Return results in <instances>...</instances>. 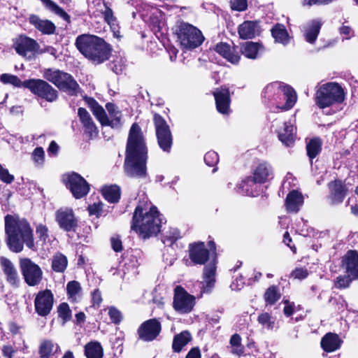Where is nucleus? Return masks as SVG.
<instances>
[{"label": "nucleus", "instance_id": "nucleus-1", "mask_svg": "<svg viewBox=\"0 0 358 358\" xmlns=\"http://www.w3.org/2000/svg\"><path fill=\"white\" fill-rule=\"evenodd\" d=\"M148 149L141 127L134 123L129 130L126 148L124 171L133 178H144L146 176Z\"/></svg>", "mask_w": 358, "mask_h": 358}, {"label": "nucleus", "instance_id": "nucleus-2", "mask_svg": "<svg viewBox=\"0 0 358 358\" xmlns=\"http://www.w3.org/2000/svg\"><path fill=\"white\" fill-rule=\"evenodd\" d=\"M5 232L8 247L12 252H22L24 245L35 250L34 231L25 218L7 215L5 217Z\"/></svg>", "mask_w": 358, "mask_h": 358}, {"label": "nucleus", "instance_id": "nucleus-3", "mask_svg": "<svg viewBox=\"0 0 358 358\" xmlns=\"http://www.w3.org/2000/svg\"><path fill=\"white\" fill-rule=\"evenodd\" d=\"M161 223L162 219L157 208L147 201H141L134 210L131 229L140 237L148 238L159 232Z\"/></svg>", "mask_w": 358, "mask_h": 358}, {"label": "nucleus", "instance_id": "nucleus-4", "mask_svg": "<svg viewBox=\"0 0 358 358\" xmlns=\"http://www.w3.org/2000/svg\"><path fill=\"white\" fill-rule=\"evenodd\" d=\"M76 45L82 55L95 64L108 60L111 53L110 45L103 39L94 35L78 36Z\"/></svg>", "mask_w": 358, "mask_h": 358}, {"label": "nucleus", "instance_id": "nucleus-5", "mask_svg": "<svg viewBox=\"0 0 358 358\" xmlns=\"http://www.w3.org/2000/svg\"><path fill=\"white\" fill-rule=\"evenodd\" d=\"M262 95L268 99H285L284 105H277L278 108L282 110L291 109L296 102L297 95L295 90L290 86L282 83L275 82L268 84L263 90Z\"/></svg>", "mask_w": 358, "mask_h": 358}, {"label": "nucleus", "instance_id": "nucleus-6", "mask_svg": "<svg viewBox=\"0 0 358 358\" xmlns=\"http://www.w3.org/2000/svg\"><path fill=\"white\" fill-rule=\"evenodd\" d=\"M344 99V90L336 83H328L321 85L317 90L315 97V103L320 108L342 103Z\"/></svg>", "mask_w": 358, "mask_h": 358}, {"label": "nucleus", "instance_id": "nucleus-7", "mask_svg": "<svg viewBox=\"0 0 358 358\" xmlns=\"http://www.w3.org/2000/svg\"><path fill=\"white\" fill-rule=\"evenodd\" d=\"M43 78L69 95H76L80 90L79 85L73 78L70 74L60 70L45 69Z\"/></svg>", "mask_w": 358, "mask_h": 358}, {"label": "nucleus", "instance_id": "nucleus-8", "mask_svg": "<svg viewBox=\"0 0 358 358\" xmlns=\"http://www.w3.org/2000/svg\"><path fill=\"white\" fill-rule=\"evenodd\" d=\"M176 34L181 47L186 49L197 48L204 39L199 29L185 22H181L177 26Z\"/></svg>", "mask_w": 358, "mask_h": 358}, {"label": "nucleus", "instance_id": "nucleus-9", "mask_svg": "<svg viewBox=\"0 0 358 358\" xmlns=\"http://www.w3.org/2000/svg\"><path fill=\"white\" fill-rule=\"evenodd\" d=\"M23 87L29 89L35 95L49 102L56 101L58 97L57 91L43 80H26L23 82Z\"/></svg>", "mask_w": 358, "mask_h": 358}, {"label": "nucleus", "instance_id": "nucleus-10", "mask_svg": "<svg viewBox=\"0 0 358 358\" xmlns=\"http://www.w3.org/2000/svg\"><path fill=\"white\" fill-rule=\"evenodd\" d=\"M195 304V296L189 294L181 286L175 288L173 306L176 311L180 314H187L193 310Z\"/></svg>", "mask_w": 358, "mask_h": 358}, {"label": "nucleus", "instance_id": "nucleus-11", "mask_svg": "<svg viewBox=\"0 0 358 358\" xmlns=\"http://www.w3.org/2000/svg\"><path fill=\"white\" fill-rule=\"evenodd\" d=\"M13 48L20 56L31 59L36 55L38 42L25 35H19L13 39Z\"/></svg>", "mask_w": 358, "mask_h": 358}, {"label": "nucleus", "instance_id": "nucleus-12", "mask_svg": "<svg viewBox=\"0 0 358 358\" xmlns=\"http://www.w3.org/2000/svg\"><path fill=\"white\" fill-rule=\"evenodd\" d=\"M153 120L158 144L163 151L169 152L172 145V136L169 126L158 114H155Z\"/></svg>", "mask_w": 358, "mask_h": 358}, {"label": "nucleus", "instance_id": "nucleus-13", "mask_svg": "<svg viewBox=\"0 0 358 358\" xmlns=\"http://www.w3.org/2000/svg\"><path fill=\"white\" fill-rule=\"evenodd\" d=\"M63 180L76 199L83 198L90 191L88 182L76 173L73 172L64 176Z\"/></svg>", "mask_w": 358, "mask_h": 358}, {"label": "nucleus", "instance_id": "nucleus-14", "mask_svg": "<svg viewBox=\"0 0 358 358\" xmlns=\"http://www.w3.org/2000/svg\"><path fill=\"white\" fill-rule=\"evenodd\" d=\"M20 266L26 283L29 286H36L40 283L43 272L36 264L29 258H23L20 261Z\"/></svg>", "mask_w": 358, "mask_h": 358}, {"label": "nucleus", "instance_id": "nucleus-15", "mask_svg": "<svg viewBox=\"0 0 358 358\" xmlns=\"http://www.w3.org/2000/svg\"><path fill=\"white\" fill-rule=\"evenodd\" d=\"M54 295L51 290L44 289L38 292L34 299L35 312L41 317L48 316L52 310Z\"/></svg>", "mask_w": 358, "mask_h": 358}, {"label": "nucleus", "instance_id": "nucleus-16", "mask_svg": "<svg viewBox=\"0 0 358 358\" xmlns=\"http://www.w3.org/2000/svg\"><path fill=\"white\" fill-rule=\"evenodd\" d=\"M55 220L59 227L66 231H75L78 227V219L70 208H61L57 210Z\"/></svg>", "mask_w": 358, "mask_h": 358}, {"label": "nucleus", "instance_id": "nucleus-17", "mask_svg": "<svg viewBox=\"0 0 358 358\" xmlns=\"http://www.w3.org/2000/svg\"><path fill=\"white\" fill-rule=\"evenodd\" d=\"M215 50L232 64L236 65L241 60V50L238 46L221 42L215 45Z\"/></svg>", "mask_w": 358, "mask_h": 358}, {"label": "nucleus", "instance_id": "nucleus-18", "mask_svg": "<svg viewBox=\"0 0 358 358\" xmlns=\"http://www.w3.org/2000/svg\"><path fill=\"white\" fill-rule=\"evenodd\" d=\"M0 266L6 281L13 287H18L20 279L13 262L6 257H0Z\"/></svg>", "mask_w": 358, "mask_h": 358}, {"label": "nucleus", "instance_id": "nucleus-19", "mask_svg": "<svg viewBox=\"0 0 358 358\" xmlns=\"http://www.w3.org/2000/svg\"><path fill=\"white\" fill-rule=\"evenodd\" d=\"M189 256L192 262L196 264H204L208 259L210 251L202 242L189 245Z\"/></svg>", "mask_w": 358, "mask_h": 358}, {"label": "nucleus", "instance_id": "nucleus-20", "mask_svg": "<svg viewBox=\"0 0 358 358\" xmlns=\"http://www.w3.org/2000/svg\"><path fill=\"white\" fill-rule=\"evenodd\" d=\"M216 107L219 113L226 115L229 113L230 94L227 88L220 87L213 92Z\"/></svg>", "mask_w": 358, "mask_h": 358}, {"label": "nucleus", "instance_id": "nucleus-21", "mask_svg": "<svg viewBox=\"0 0 358 358\" xmlns=\"http://www.w3.org/2000/svg\"><path fill=\"white\" fill-rule=\"evenodd\" d=\"M261 32L260 26L257 21H245L238 27V33L241 39H251L259 36Z\"/></svg>", "mask_w": 358, "mask_h": 358}, {"label": "nucleus", "instance_id": "nucleus-22", "mask_svg": "<svg viewBox=\"0 0 358 358\" xmlns=\"http://www.w3.org/2000/svg\"><path fill=\"white\" fill-rule=\"evenodd\" d=\"M329 198L333 204L343 202L347 192L345 185L341 180H334L329 183Z\"/></svg>", "mask_w": 358, "mask_h": 358}, {"label": "nucleus", "instance_id": "nucleus-23", "mask_svg": "<svg viewBox=\"0 0 358 358\" xmlns=\"http://www.w3.org/2000/svg\"><path fill=\"white\" fill-rule=\"evenodd\" d=\"M29 22L43 34H53L56 29L53 22L46 19H41L36 15H31Z\"/></svg>", "mask_w": 358, "mask_h": 358}, {"label": "nucleus", "instance_id": "nucleus-24", "mask_svg": "<svg viewBox=\"0 0 358 358\" xmlns=\"http://www.w3.org/2000/svg\"><path fill=\"white\" fill-rule=\"evenodd\" d=\"M216 260L213 259L211 262L204 267L203 284L202 292H210L214 287L215 282Z\"/></svg>", "mask_w": 358, "mask_h": 358}, {"label": "nucleus", "instance_id": "nucleus-25", "mask_svg": "<svg viewBox=\"0 0 358 358\" xmlns=\"http://www.w3.org/2000/svg\"><path fill=\"white\" fill-rule=\"evenodd\" d=\"M279 140L286 146L292 145L296 138V128L289 121L284 123L283 127L278 129Z\"/></svg>", "mask_w": 358, "mask_h": 358}, {"label": "nucleus", "instance_id": "nucleus-26", "mask_svg": "<svg viewBox=\"0 0 358 358\" xmlns=\"http://www.w3.org/2000/svg\"><path fill=\"white\" fill-rule=\"evenodd\" d=\"M162 326L157 319H150L143 322L138 329V336H158Z\"/></svg>", "mask_w": 358, "mask_h": 358}, {"label": "nucleus", "instance_id": "nucleus-27", "mask_svg": "<svg viewBox=\"0 0 358 358\" xmlns=\"http://www.w3.org/2000/svg\"><path fill=\"white\" fill-rule=\"evenodd\" d=\"M303 203V195L296 190L290 192L285 199V207L289 213H297Z\"/></svg>", "mask_w": 358, "mask_h": 358}, {"label": "nucleus", "instance_id": "nucleus-28", "mask_svg": "<svg viewBox=\"0 0 358 358\" xmlns=\"http://www.w3.org/2000/svg\"><path fill=\"white\" fill-rule=\"evenodd\" d=\"M240 50L241 54L242 53L245 57L250 59H256L264 52V48L259 43L248 41L243 43Z\"/></svg>", "mask_w": 358, "mask_h": 358}, {"label": "nucleus", "instance_id": "nucleus-29", "mask_svg": "<svg viewBox=\"0 0 358 358\" xmlns=\"http://www.w3.org/2000/svg\"><path fill=\"white\" fill-rule=\"evenodd\" d=\"M344 265L349 275L358 278V253L356 251H349L344 257Z\"/></svg>", "mask_w": 358, "mask_h": 358}, {"label": "nucleus", "instance_id": "nucleus-30", "mask_svg": "<svg viewBox=\"0 0 358 358\" xmlns=\"http://www.w3.org/2000/svg\"><path fill=\"white\" fill-rule=\"evenodd\" d=\"M273 176V169L270 164L266 162H260L254 171L253 177L257 182H266Z\"/></svg>", "mask_w": 358, "mask_h": 358}, {"label": "nucleus", "instance_id": "nucleus-31", "mask_svg": "<svg viewBox=\"0 0 358 358\" xmlns=\"http://www.w3.org/2000/svg\"><path fill=\"white\" fill-rule=\"evenodd\" d=\"M238 189L248 196H256L261 192V183L257 182L254 177H248L238 185Z\"/></svg>", "mask_w": 358, "mask_h": 358}, {"label": "nucleus", "instance_id": "nucleus-32", "mask_svg": "<svg viewBox=\"0 0 358 358\" xmlns=\"http://www.w3.org/2000/svg\"><path fill=\"white\" fill-rule=\"evenodd\" d=\"M322 22L319 20H313L309 22L305 29L304 36L306 41L310 43H314L320 33Z\"/></svg>", "mask_w": 358, "mask_h": 358}, {"label": "nucleus", "instance_id": "nucleus-33", "mask_svg": "<svg viewBox=\"0 0 358 358\" xmlns=\"http://www.w3.org/2000/svg\"><path fill=\"white\" fill-rule=\"evenodd\" d=\"M59 351V346L50 340H44L39 346L38 352L41 358H52Z\"/></svg>", "mask_w": 358, "mask_h": 358}, {"label": "nucleus", "instance_id": "nucleus-34", "mask_svg": "<svg viewBox=\"0 0 358 358\" xmlns=\"http://www.w3.org/2000/svg\"><path fill=\"white\" fill-rule=\"evenodd\" d=\"M66 294L71 302L80 301L83 296V289L80 282L76 280L69 282L66 285Z\"/></svg>", "mask_w": 358, "mask_h": 358}, {"label": "nucleus", "instance_id": "nucleus-35", "mask_svg": "<svg viewBox=\"0 0 358 358\" xmlns=\"http://www.w3.org/2000/svg\"><path fill=\"white\" fill-rule=\"evenodd\" d=\"M102 194L108 202L115 203L120 199L121 189L117 185L105 186L102 189Z\"/></svg>", "mask_w": 358, "mask_h": 358}, {"label": "nucleus", "instance_id": "nucleus-36", "mask_svg": "<svg viewBox=\"0 0 358 358\" xmlns=\"http://www.w3.org/2000/svg\"><path fill=\"white\" fill-rule=\"evenodd\" d=\"M271 34L276 42L282 43L284 45H287L289 41V34L283 24H275L271 29Z\"/></svg>", "mask_w": 358, "mask_h": 358}, {"label": "nucleus", "instance_id": "nucleus-37", "mask_svg": "<svg viewBox=\"0 0 358 358\" xmlns=\"http://www.w3.org/2000/svg\"><path fill=\"white\" fill-rule=\"evenodd\" d=\"M85 355L87 358H103V348L98 342H90L85 346Z\"/></svg>", "mask_w": 358, "mask_h": 358}, {"label": "nucleus", "instance_id": "nucleus-38", "mask_svg": "<svg viewBox=\"0 0 358 358\" xmlns=\"http://www.w3.org/2000/svg\"><path fill=\"white\" fill-rule=\"evenodd\" d=\"M68 265V259L66 257L57 252L53 255L52 258V268L57 273H63L66 270Z\"/></svg>", "mask_w": 358, "mask_h": 358}, {"label": "nucleus", "instance_id": "nucleus-39", "mask_svg": "<svg viewBox=\"0 0 358 358\" xmlns=\"http://www.w3.org/2000/svg\"><path fill=\"white\" fill-rule=\"evenodd\" d=\"M342 343L339 337H322L321 347L327 352H331L338 350Z\"/></svg>", "mask_w": 358, "mask_h": 358}, {"label": "nucleus", "instance_id": "nucleus-40", "mask_svg": "<svg viewBox=\"0 0 358 358\" xmlns=\"http://www.w3.org/2000/svg\"><path fill=\"white\" fill-rule=\"evenodd\" d=\"M322 149V141L319 138L310 140L306 145L307 154L309 158L313 159L317 156Z\"/></svg>", "mask_w": 358, "mask_h": 358}, {"label": "nucleus", "instance_id": "nucleus-41", "mask_svg": "<svg viewBox=\"0 0 358 358\" xmlns=\"http://www.w3.org/2000/svg\"><path fill=\"white\" fill-rule=\"evenodd\" d=\"M91 109L94 115L102 125H108L109 124V118L104 109L94 100L91 104Z\"/></svg>", "mask_w": 358, "mask_h": 358}, {"label": "nucleus", "instance_id": "nucleus-42", "mask_svg": "<svg viewBox=\"0 0 358 358\" xmlns=\"http://www.w3.org/2000/svg\"><path fill=\"white\" fill-rule=\"evenodd\" d=\"M280 298V293L279 289L274 285L269 287L264 294L265 301L269 305L274 304Z\"/></svg>", "mask_w": 358, "mask_h": 358}, {"label": "nucleus", "instance_id": "nucleus-43", "mask_svg": "<svg viewBox=\"0 0 358 358\" xmlns=\"http://www.w3.org/2000/svg\"><path fill=\"white\" fill-rule=\"evenodd\" d=\"M229 344L231 352L234 355L241 356L245 353V347L242 343L241 337H231Z\"/></svg>", "mask_w": 358, "mask_h": 358}, {"label": "nucleus", "instance_id": "nucleus-44", "mask_svg": "<svg viewBox=\"0 0 358 358\" xmlns=\"http://www.w3.org/2000/svg\"><path fill=\"white\" fill-rule=\"evenodd\" d=\"M46 8L57 14L65 20H69V15L52 0H41Z\"/></svg>", "mask_w": 358, "mask_h": 358}, {"label": "nucleus", "instance_id": "nucleus-45", "mask_svg": "<svg viewBox=\"0 0 358 358\" xmlns=\"http://www.w3.org/2000/svg\"><path fill=\"white\" fill-rule=\"evenodd\" d=\"M180 238V231L176 228H171L163 234L162 240L164 244L171 245Z\"/></svg>", "mask_w": 358, "mask_h": 358}, {"label": "nucleus", "instance_id": "nucleus-46", "mask_svg": "<svg viewBox=\"0 0 358 358\" xmlns=\"http://www.w3.org/2000/svg\"><path fill=\"white\" fill-rule=\"evenodd\" d=\"M57 313L59 318L62 319L63 324L71 319V310L67 303H62L57 307Z\"/></svg>", "mask_w": 358, "mask_h": 358}, {"label": "nucleus", "instance_id": "nucleus-47", "mask_svg": "<svg viewBox=\"0 0 358 358\" xmlns=\"http://www.w3.org/2000/svg\"><path fill=\"white\" fill-rule=\"evenodd\" d=\"M31 159L36 166L41 167L45 162V152L41 147L35 148L31 154Z\"/></svg>", "mask_w": 358, "mask_h": 358}, {"label": "nucleus", "instance_id": "nucleus-48", "mask_svg": "<svg viewBox=\"0 0 358 358\" xmlns=\"http://www.w3.org/2000/svg\"><path fill=\"white\" fill-rule=\"evenodd\" d=\"M1 81L5 84H11L15 87H23L22 82L17 76L8 73H3L1 76Z\"/></svg>", "mask_w": 358, "mask_h": 358}, {"label": "nucleus", "instance_id": "nucleus-49", "mask_svg": "<svg viewBox=\"0 0 358 358\" xmlns=\"http://www.w3.org/2000/svg\"><path fill=\"white\" fill-rule=\"evenodd\" d=\"M36 232L39 241L43 242V243H46L48 241H50V238L48 234V229L46 226L42 224H38L36 227Z\"/></svg>", "mask_w": 358, "mask_h": 358}, {"label": "nucleus", "instance_id": "nucleus-50", "mask_svg": "<svg viewBox=\"0 0 358 358\" xmlns=\"http://www.w3.org/2000/svg\"><path fill=\"white\" fill-rule=\"evenodd\" d=\"M258 322L264 328L272 329L273 327L275 320L267 313H262L258 317Z\"/></svg>", "mask_w": 358, "mask_h": 358}, {"label": "nucleus", "instance_id": "nucleus-51", "mask_svg": "<svg viewBox=\"0 0 358 358\" xmlns=\"http://www.w3.org/2000/svg\"><path fill=\"white\" fill-rule=\"evenodd\" d=\"M104 6L105 10L102 13L104 17V20L111 27H113L117 25V19L113 15V12L112 9L110 7H108L106 3H104Z\"/></svg>", "mask_w": 358, "mask_h": 358}, {"label": "nucleus", "instance_id": "nucleus-52", "mask_svg": "<svg viewBox=\"0 0 358 358\" xmlns=\"http://www.w3.org/2000/svg\"><path fill=\"white\" fill-rule=\"evenodd\" d=\"M190 339L189 337H174L173 341V349L174 352H179L186 345Z\"/></svg>", "mask_w": 358, "mask_h": 358}, {"label": "nucleus", "instance_id": "nucleus-53", "mask_svg": "<svg viewBox=\"0 0 358 358\" xmlns=\"http://www.w3.org/2000/svg\"><path fill=\"white\" fill-rule=\"evenodd\" d=\"M218 161V155L214 151H209L204 155V162L209 166H214L217 164Z\"/></svg>", "mask_w": 358, "mask_h": 358}, {"label": "nucleus", "instance_id": "nucleus-54", "mask_svg": "<svg viewBox=\"0 0 358 358\" xmlns=\"http://www.w3.org/2000/svg\"><path fill=\"white\" fill-rule=\"evenodd\" d=\"M109 118V124L108 125L111 126L113 128L118 129L122 125V113L118 110L116 112L113 113L112 115V117H108Z\"/></svg>", "mask_w": 358, "mask_h": 358}, {"label": "nucleus", "instance_id": "nucleus-55", "mask_svg": "<svg viewBox=\"0 0 358 358\" xmlns=\"http://www.w3.org/2000/svg\"><path fill=\"white\" fill-rule=\"evenodd\" d=\"M351 275H343V276H338L336 278V280L335 282V286L337 288H347L349 287L352 279L350 278Z\"/></svg>", "mask_w": 358, "mask_h": 358}, {"label": "nucleus", "instance_id": "nucleus-56", "mask_svg": "<svg viewBox=\"0 0 358 358\" xmlns=\"http://www.w3.org/2000/svg\"><path fill=\"white\" fill-rule=\"evenodd\" d=\"M231 9L237 11H244L248 8L247 0H230Z\"/></svg>", "mask_w": 358, "mask_h": 358}, {"label": "nucleus", "instance_id": "nucleus-57", "mask_svg": "<svg viewBox=\"0 0 358 358\" xmlns=\"http://www.w3.org/2000/svg\"><path fill=\"white\" fill-rule=\"evenodd\" d=\"M108 315L111 321L115 324L120 322L122 319L121 312L113 306L108 308Z\"/></svg>", "mask_w": 358, "mask_h": 358}, {"label": "nucleus", "instance_id": "nucleus-58", "mask_svg": "<svg viewBox=\"0 0 358 358\" xmlns=\"http://www.w3.org/2000/svg\"><path fill=\"white\" fill-rule=\"evenodd\" d=\"M0 180L7 184L11 183L14 180V176L8 173L6 169L3 168L0 164Z\"/></svg>", "mask_w": 358, "mask_h": 358}, {"label": "nucleus", "instance_id": "nucleus-59", "mask_svg": "<svg viewBox=\"0 0 358 358\" xmlns=\"http://www.w3.org/2000/svg\"><path fill=\"white\" fill-rule=\"evenodd\" d=\"M85 131L91 138L96 137L98 134V130L93 121L83 125Z\"/></svg>", "mask_w": 358, "mask_h": 358}, {"label": "nucleus", "instance_id": "nucleus-60", "mask_svg": "<svg viewBox=\"0 0 358 358\" xmlns=\"http://www.w3.org/2000/svg\"><path fill=\"white\" fill-rule=\"evenodd\" d=\"M291 275L294 279L303 280L308 275V272L306 268H296L292 272Z\"/></svg>", "mask_w": 358, "mask_h": 358}, {"label": "nucleus", "instance_id": "nucleus-61", "mask_svg": "<svg viewBox=\"0 0 358 358\" xmlns=\"http://www.w3.org/2000/svg\"><path fill=\"white\" fill-rule=\"evenodd\" d=\"M78 114L83 125L92 121L89 113L83 108H79Z\"/></svg>", "mask_w": 358, "mask_h": 358}, {"label": "nucleus", "instance_id": "nucleus-62", "mask_svg": "<svg viewBox=\"0 0 358 358\" xmlns=\"http://www.w3.org/2000/svg\"><path fill=\"white\" fill-rule=\"evenodd\" d=\"M339 33L341 35L343 36L344 39H350L354 35V31L352 28L347 25H343L339 29Z\"/></svg>", "mask_w": 358, "mask_h": 358}, {"label": "nucleus", "instance_id": "nucleus-63", "mask_svg": "<svg viewBox=\"0 0 358 358\" xmlns=\"http://www.w3.org/2000/svg\"><path fill=\"white\" fill-rule=\"evenodd\" d=\"M111 247L115 252H120L122 250V244L120 238L117 236H113L110 239Z\"/></svg>", "mask_w": 358, "mask_h": 358}, {"label": "nucleus", "instance_id": "nucleus-64", "mask_svg": "<svg viewBox=\"0 0 358 358\" xmlns=\"http://www.w3.org/2000/svg\"><path fill=\"white\" fill-rule=\"evenodd\" d=\"M103 204L102 203H94L89 206L88 210L90 215H98L103 209Z\"/></svg>", "mask_w": 358, "mask_h": 358}]
</instances>
